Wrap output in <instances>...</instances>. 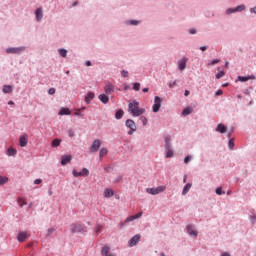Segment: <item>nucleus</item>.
<instances>
[{"label": "nucleus", "mask_w": 256, "mask_h": 256, "mask_svg": "<svg viewBox=\"0 0 256 256\" xmlns=\"http://www.w3.org/2000/svg\"><path fill=\"white\" fill-rule=\"evenodd\" d=\"M128 113H130L132 117H141V115L145 113V109L139 108V102L133 100L128 104Z\"/></svg>", "instance_id": "1"}, {"label": "nucleus", "mask_w": 256, "mask_h": 256, "mask_svg": "<svg viewBox=\"0 0 256 256\" xmlns=\"http://www.w3.org/2000/svg\"><path fill=\"white\" fill-rule=\"evenodd\" d=\"M165 149H166V158L171 159L173 157V150H171V138H165Z\"/></svg>", "instance_id": "2"}, {"label": "nucleus", "mask_w": 256, "mask_h": 256, "mask_svg": "<svg viewBox=\"0 0 256 256\" xmlns=\"http://www.w3.org/2000/svg\"><path fill=\"white\" fill-rule=\"evenodd\" d=\"M167 187L165 186H158L157 188H147L146 193H149V195H159V193H163Z\"/></svg>", "instance_id": "3"}, {"label": "nucleus", "mask_w": 256, "mask_h": 256, "mask_svg": "<svg viewBox=\"0 0 256 256\" xmlns=\"http://www.w3.org/2000/svg\"><path fill=\"white\" fill-rule=\"evenodd\" d=\"M161 97L155 96L154 97V104L152 106L153 113H159V109H161Z\"/></svg>", "instance_id": "4"}, {"label": "nucleus", "mask_w": 256, "mask_h": 256, "mask_svg": "<svg viewBox=\"0 0 256 256\" xmlns=\"http://www.w3.org/2000/svg\"><path fill=\"white\" fill-rule=\"evenodd\" d=\"M71 231L72 233H83V231H85V226L81 224H72Z\"/></svg>", "instance_id": "5"}, {"label": "nucleus", "mask_w": 256, "mask_h": 256, "mask_svg": "<svg viewBox=\"0 0 256 256\" xmlns=\"http://www.w3.org/2000/svg\"><path fill=\"white\" fill-rule=\"evenodd\" d=\"M100 147H101V140L100 139L94 140L92 146L90 147L91 153H97Z\"/></svg>", "instance_id": "6"}, {"label": "nucleus", "mask_w": 256, "mask_h": 256, "mask_svg": "<svg viewBox=\"0 0 256 256\" xmlns=\"http://www.w3.org/2000/svg\"><path fill=\"white\" fill-rule=\"evenodd\" d=\"M141 240V234H136L134 235L130 240H129V247H135L137 243Z\"/></svg>", "instance_id": "7"}, {"label": "nucleus", "mask_w": 256, "mask_h": 256, "mask_svg": "<svg viewBox=\"0 0 256 256\" xmlns=\"http://www.w3.org/2000/svg\"><path fill=\"white\" fill-rule=\"evenodd\" d=\"M22 51H25V47L8 48L6 50V53L19 54V53H22Z\"/></svg>", "instance_id": "8"}, {"label": "nucleus", "mask_w": 256, "mask_h": 256, "mask_svg": "<svg viewBox=\"0 0 256 256\" xmlns=\"http://www.w3.org/2000/svg\"><path fill=\"white\" fill-rule=\"evenodd\" d=\"M28 137L29 136L27 134H24L23 136L20 137V139H19L20 147H27Z\"/></svg>", "instance_id": "9"}, {"label": "nucleus", "mask_w": 256, "mask_h": 256, "mask_svg": "<svg viewBox=\"0 0 256 256\" xmlns=\"http://www.w3.org/2000/svg\"><path fill=\"white\" fill-rule=\"evenodd\" d=\"M126 127H128V129H132V131H137V125L132 119L126 120Z\"/></svg>", "instance_id": "10"}, {"label": "nucleus", "mask_w": 256, "mask_h": 256, "mask_svg": "<svg viewBox=\"0 0 256 256\" xmlns=\"http://www.w3.org/2000/svg\"><path fill=\"white\" fill-rule=\"evenodd\" d=\"M187 67V58H182L179 62H178V69L180 71H185V68Z\"/></svg>", "instance_id": "11"}, {"label": "nucleus", "mask_w": 256, "mask_h": 256, "mask_svg": "<svg viewBox=\"0 0 256 256\" xmlns=\"http://www.w3.org/2000/svg\"><path fill=\"white\" fill-rule=\"evenodd\" d=\"M104 91H105L106 95H111V93H113L115 91V88L113 87V84L108 83L105 85Z\"/></svg>", "instance_id": "12"}, {"label": "nucleus", "mask_w": 256, "mask_h": 256, "mask_svg": "<svg viewBox=\"0 0 256 256\" xmlns=\"http://www.w3.org/2000/svg\"><path fill=\"white\" fill-rule=\"evenodd\" d=\"M143 216V212H140L134 216L127 217L125 223H131V221H135V219H140Z\"/></svg>", "instance_id": "13"}, {"label": "nucleus", "mask_w": 256, "mask_h": 256, "mask_svg": "<svg viewBox=\"0 0 256 256\" xmlns=\"http://www.w3.org/2000/svg\"><path fill=\"white\" fill-rule=\"evenodd\" d=\"M255 80L256 76L255 75H250V76H238V81H241L242 83H245V81H249V80Z\"/></svg>", "instance_id": "14"}, {"label": "nucleus", "mask_w": 256, "mask_h": 256, "mask_svg": "<svg viewBox=\"0 0 256 256\" xmlns=\"http://www.w3.org/2000/svg\"><path fill=\"white\" fill-rule=\"evenodd\" d=\"M110 251H111V248H109V246H104L102 248V255L103 256H115V254L110 253Z\"/></svg>", "instance_id": "15"}, {"label": "nucleus", "mask_w": 256, "mask_h": 256, "mask_svg": "<svg viewBox=\"0 0 256 256\" xmlns=\"http://www.w3.org/2000/svg\"><path fill=\"white\" fill-rule=\"evenodd\" d=\"M93 99H95V93L88 92L87 96L85 97V103H87V105H89V103H91V101H93Z\"/></svg>", "instance_id": "16"}, {"label": "nucleus", "mask_w": 256, "mask_h": 256, "mask_svg": "<svg viewBox=\"0 0 256 256\" xmlns=\"http://www.w3.org/2000/svg\"><path fill=\"white\" fill-rule=\"evenodd\" d=\"M35 16H36L37 21H41V19H43V8H38L35 11Z\"/></svg>", "instance_id": "17"}, {"label": "nucleus", "mask_w": 256, "mask_h": 256, "mask_svg": "<svg viewBox=\"0 0 256 256\" xmlns=\"http://www.w3.org/2000/svg\"><path fill=\"white\" fill-rule=\"evenodd\" d=\"M71 159V155L62 156L61 165H67L68 163H71Z\"/></svg>", "instance_id": "18"}, {"label": "nucleus", "mask_w": 256, "mask_h": 256, "mask_svg": "<svg viewBox=\"0 0 256 256\" xmlns=\"http://www.w3.org/2000/svg\"><path fill=\"white\" fill-rule=\"evenodd\" d=\"M98 99L104 103V105H107V103H109V96L108 95H105V94H100L98 96Z\"/></svg>", "instance_id": "19"}, {"label": "nucleus", "mask_w": 256, "mask_h": 256, "mask_svg": "<svg viewBox=\"0 0 256 256\" xmlns=\"http://www.w3.org/2000/svg\"><path fill=\"white\" fill-rule=\"evenodd\" d=\"M187 232L192 236V237H197V231L193 228V225H188L187 226Z\"/></svg>", "instance_id": "20"}, {"label": "nucleus", "mask_w": 256, "mask_h": 256, "mask_svg": "<svg viewBox=\"0 0 256 256\" xmlns=\"http://www.w3.org/2000/svg\"><path fill=\"white\" fill-rule=\"evenodd\" d=\"M104 197L109 198V197H113V195H115V192L112 189H105L104 193H103Z\"/></svg>", "instance_id": "21"}, {"label": "nucleus", "mask_w": 256, "mask_h": 256, "mask_svg": "<svg viewBox=\"0 0 256 256\" xmlns=\"http://www.w3.org/2000/svg\"><path fill=\"white\" fill-rule=\"evenodd\" d=\"M27 237V232H20L18 234V241H20V243H23L25 239H27Z\"/></svg>", "instance_id": "22"}, {"label": "nucleus", "mask_w": 256, "mask_h": 256, "mask_svg": "<svg viewBox=\"0 0 256 256\" xmlns=\"http://www.w3.org/2000/svg\"><path fill=\"white\" fill-rule=\"evenodd\" d=\"M192 186L193 185L191 183L186 184L182 190V195H187L189 193V191L191 190Z\"/></svg>", "instance_id": "23"}, {"label": "nucleus", "mask_w": 256, "mask_h": 256, "mask_svg": "<svg viewBox=\"0 0 256 256\" xmlns=\"http://www.w3.org/2000/svg\"><path fill=\"white\" fill-rule=\"evenodd\" d=\"M216 131L218 133H225V131H227V128L223 124H218V126L216 128Z\"/></svg>", "instance_id": "24"}, {"label": "nucleus", "mask_w": 256, "mask_h": 256, "mask_svg": "<svg viewBox=\"0 0 256 256\" xmlns=\"http://www.w3.org/2000/svg\"><path fill=\"white\" fill-rule=\"evenodd\" d=\"M58 115H71V111L69 110V108H62Z\"/></svg>", "instance_id": "25"}, {"label": "nucleus", "mask_w": 256, "mask_h": 256, "mask_svg": "<svg viewBox=\"0 0 256 256\" xmlns=\"http://www.w3.org/2000/svg\"><path fill=\"white\" fill-rule=\"evenodd\" d=\"M7 155L9 157H15V155H17V150L14 149V148H9L8 151H7Z\"/></svg>", "instance_id": "26"}, {"label": "nucleus", "mask_w": 256, "mask_h": 256, "mask_svg": "<svg viewBox=\"0 0 256 256\" xmlns=\"http://www.w3.org/2000/svg\"><path fill=\"white\" fill-rule=\"evenodd\" d=\"M123 115H125V112L123 110H118L115 113V119H122Z\"/></svg>", "instance_id": "27"}, {"label": "nucleus", "mask_w": 256, "mask_h": 256, "mask_svg": "<svg viewBox=\"0 0 256 256\" xmlns=\"http://www.w3.org/2000/svg\"><path fill=\"white\" fill-rule=\"evenodd\" d=\"M107 153H109V150L107 148H102L99 152V157L100 159L105 157V155H107Z\"/></svg>", "instance_id": "28"}, {"label": "nucleus", "mask_w": 256, "mask_h": 256, "mask_svg": "<svg viewBox=\"0 0 256 256\" xmlns=\"http://www.w3.org/2000/svg\"><path fill=\"white\" fill-rule=\"evenodd\" d=\"M13 91V87L9 86V85H5L3 87V93H11Z\"/></svg>", "instance_id": "29"}, {"label": "nucleus", "mask_w": 256, "mask_h": 256, "mask_svg": "<svg viewBox=\"0 0 256 256\" xmlns=\"http://www.w3.org/2000/svg\"><path fill=\"white\" fill-rule=\"evenodd\" d=\"M59 145H61V140L56 138L52 141V147H59Z\"/></svg>", "instance_id": "30"}, {"label": "nucleus", "mask_w": 256, "mask_h": 256, "mask_svg": "<svg viewBox=\"0 0 256 256\" xmlns=\"http://www.w3.org/2000/svg\"><path fill=\"white\" fill-rule=\"evenodd\" d=\"M7 181H9V178H7L5 176H0V185H5V183H7Z\"/></svg>", "instance_id": "31"}, {"label": "nucleus", "mask_w": 256, "mask_h": 256, "mask_svg": "<svg viewBox=\"0 0 256 256\" xmlns=\"http://www.w3.org/2000/svg\"><path fill=\"white\" fill-rule=\"evenodd\" d=\"M18 204H19V207H23V205H27V202H25V199L23 198H18Z\"/></svg>", "instance_id": "32"}, {"label": "nucleus", "mask_w": 256, "mask_h": 256, "mask_svg": "<svg viewBox=\"0 0 256 256\" xmlns=\"http://www.w3.org/2000/svg\"><path fill=\"white\" fill-rule=\"evenodd\" d=\"M182 115H184V117H187V115H191V108H185L182 112Z\"/></svg>", "instance_id": "33"}, {"label": "nucleus", "mask_w": 256, "mask_h": 256, "mask_svg": "<svg viewBox=\"0 0 256 256\" xmlns=\"http://www.w3.org/2000/svg\"><path fill=\"white\" fill-rule=\"evenodd\" d=\"M134 91H139L141 89V83L136 82L133 84Z\"/></svg>", "instance_id": "34"}, {"label": "nucleus", "mask_w": 256, "mask_h": 256, "mask_svg": "<svg viewBox=\"0 0 256 256\" xmlns=\"http://www.w3.org/2000/svg\"><path fill=\"white\" fill-rule=\"evenodd\" d=\"M216 194L217 195H225V191H223V188L222 187H218L216 189Z\"/></svg>", "instance_id": "35"}, {"label": "nucleus", "mask_w": 256, "mask_h": 256, "mask_svg": "<svg viewBox=\"0 0 256 256\" xmlns=\"http://www.w3.org/2000/svg\"><path fill=\"white\" fill-rule=\"evenodd\" d=\"M59 55H61V57H67V50L66 49H60L59 50Z\"/></svg>", "instance_id": "36"}, {"label": "nucleus", "mask_w": 256, "mask_h": 256, "mask_svg": "<svg viewBox=\"0 0 256 256\" xmlns=\"http://www.w3.org/2000/svg\"><path fill=\"white\" fill-rule=\"evenodd\" d=\"M82 175H83V177H89V169L83 168L82 169Z\"/></svg>", "instance_id": "37"}, {"label": "nucleus", "mask_w": 256, "mask_h": 256, "mask_svg": "<svg viewBox=\"0 0 256 256\" xmlns=\"http://www.w3.org/2000/svg\"><path fill=\"white\" fill-rule=\"evenodd\" d=\"M74 177H83V172H77V170H73Z\"/></svg>", "instance_id": "38"}, {"label": "nucleus", "mask_w": 256, "mask_h": 256, "mask_svg": "<svg viewBox=\"0 0 256 256\" xmlns=\"http://www.w3.org/2000/svg\"><path fill=\"white\" fill-rule=\"evenodd\" d=\"M241 11H245V5H239L236 7V13Z\"/></svg>", "instance_id": "39"}, {"label": "nucleus", "mask_w": 256, "mask_h": 256, "mask_svg": "<svg viewBox=\"0 0 256 256\" xmlns=\"http://www.w3.org/2000/svg\"><path fill=\"white\" fill-rule=\"evenodd\" d=\"M227 15H231V13H237V10L236 8H229L227 11H226Z\"/></svg>", "instance_id": "40"}, {"label": "nucleus", "mask_w": 256, "mask_h": 256, "mask_svg": "<svg viewBox=\"0 0 256 256\" xmlns=\"http://www.w3.org/2000/svg\"><path fill=\"white\" fill-rule=\"evenodd\" d=\"M221 77H225V72L221 71L216 74V79H221Z\"/></svg>", "instance_id": "41"}, {"label": "nucleus", "mask_w": 256, "mask_h": 256, "mask_svg": "<svg viewBox=\"0 0 256 256\" xmlns=\"http://www.w3.org/2000/svg\"><path fill=\"white\" fill-rule=\"evenodd\" d=\"M228 145H229L230 149H233V147H235V141L233 139H230L228 142Z\"/></svg>", "instance_id": "42"}, {"label": "nucleus", "mask_w": 256, "mask_h": 256, "mask_svg": "<svg viewBox=\"0 0 256 256\" xmlns=\"http://www.w3.org/2000/svg\"><path fill=\"white\" fill-rule=\"evenodd\" d=\"M140 121L143 123V125H147V117L141 116Z\"/></svg>", "instance_id": "43"}, {"label": "nucleus", "mask_w": 256, "mask_h": 256, "mask_svg": "<svg viewBox=\"0 0 256 256\" xmlns=\"http://www.w3.org/2000/svg\"><path fill=\"white\" fill-rule=\"evenodd\" d=\"M121 75H122V77H129V72L122 70Z\"/></svg>", "instance_id": "44"}, {"label": "nucleus", "mask_w": 256, "mask_h": 256, "mask_svg": "<svg viewBox=\"0 0 256 256\" xmlns=\"http://www.w3.org/2000/svg\"><path fill=\"white\" fill-rule=\"evenodd\" d=\"M55 88H50L49 90H48V93H49V95H55Z\"/></svg>", "instance_id": "45"}, {"label": "nucleus", "mask_w": 256, "mask_h": 256, "mask_svg": "<svg viewBox=\"0 0 256 256\" xmlns=\"http://www.w3.org/2000/svg\"><path fill=\"white\" fill-rule=\"evenodd\" d=\"M41 183H43V180H41V179H36V180L34 181V184H35V185H41Z\"/></svg>", "instance_id": "46"}, {"label": "nucleus", "mask_w": 256, "mask_h": 256, "mask_svg": "<svg viewBox=\"0 0 256 256\" xmlns=\"http://www.w3.org/2000/svg\"><path fill=\"white\" fill-rule=\"evenodd\" d=\"M189 161H191V156H186L185 158H184V163H189Z\"/></svg>", "instance_id": "47"}, {"label": "nucleus", "mask_w": 256, "mask_h": 256, "mask_svg": "<svg viewBox=\"0 0 256 256\" xmlns=\"http://www.w3.org/2000/svg\"><path fill=\"white\" fill-rule=\"evenodd\" d=\"M101 229H103V226L98 225V226H96L95 232L99 233V231H101Z\"/></svg>", "instance_id": "48"}, {"label": "nucleus", "mask_w": 256, "mask_h": 256, "mask_svg": "<svg viewBox=\"0 0 256 256\" xmlns=\"http://www.w3.org/2000/svg\"><path fill=\"white\" fill-rule=\"evenodd\" d=\"M68 135L69 137H75V132H73V130H69Z\"/></svg>", "instance_id": "49"}, {"label": "nucleus", "mask_w": 256, "mask_h": 256, "mask_svg": "<svg viewBox=\"0 0 256 256\" xmlns=\"http://www.w3.org/2000/svg\"><path fill=\"white\" fill-rule=\"evenodd\" d=\"M130 25H139V21L132 20V21H130Z\"/></svg>", "instance_id": "50"}, {"label": "nucleus", "mask_w": 256, "mask_h": 256, "mask_svg": "<svg viewBox=\"0 0 256 256\" xmlns=\"http://www.w3.org/2000/svg\"><path fill=\"white\" fill-rule=\"evenodd\" d=\"M123 181V177H118V179L114 180V183H121Z\"/></svg>", "instance_id": "51"}, {"label": "nucleus", "mask_w": 256, "mask_h": 256, "mask_svg": "<svg viewBox=\"0 0 256 256\" xmlns=\"http://www.w3.org/2000/svg\"><path fill=\"white\" fill-rule=\"evenodd\" d=\"M219 59H214L210 65H217V63H219Z\"/></svg>", "instance_id": "52"}, {"label": "nucleus", "mask_w": 256, "mask_h": 256, "mask_svg": "<svg viewBox=\"0 0 256 256\" xmlns=\"http://www.w3.org/2000/svg\"><path fill=\"white\" fill-rule=\"evenodd\" d=\"M189 33L191 34V35H195V33H197V30H195V29H190L189 30Z\"/></svg>", "instance_id": "53"}, {"label": "nucleus", "mask_w": 256, "mask_h": 256, "mask_svg": "<svg viewBox=\"0 0 256 256\" xmlns=\"http://www.w3.org/2000/svg\"><path fill=\"white\" fill-rule=\"evenodd\" d=\"M215 95H217V96L223 95V90H218V91H216Z\"/></svg>", "instance_id": "54"}, {"label": "nucleus", "mask_w": 256, "mask_h": 256, "mask_svg": "<svg viewBox=\"0 0 256 256\" xmlns=\"http://www.w3.org/2000/svg\"><path fill=\"white\" fill-rule=\"evenodd\" d=\"M200 51H207V46H201Z\"/></svg>", "instance_id": "55"}, {"label": "nucleus", "mask_w": 256, "mask_h": 256, "mask_svg": "<svg viewBox=\"0 0 256 256\" xmlns=\"http://www.w3.org/2000/svg\"><path fill=\"white\" fill-rule=\"evenodd\" d=\"M133 133H135V130L130 129V131H128V135H133Z\"/></svg>", "instance_id": "56"}, {"label": "nucleus", "mask_w": 256, "mask_h": 256, "mask_svg": "<svg viewBox=\"0 0 256 256\" xmlns=\"http://www.w3.org/2000/svg\"><path fill=\"white\" fill-rule=\"evenodd\" d=\"M143 93H149V88L142 89Z\"/></svg>", "instance_id": "57"}, {"label": "nucleus", "mask_w": 256, "mask_h": 256, "mask_svg": "<svg viewBox=\"0 0 256 256\" xmlns=\"http://www.w3.org/2000/svg\"><path fill=\"white\" fill-rule=\"evenodd\" d=\"M189 93H190L189 90H186L184 93L185 97H189Z\"/></svg>", "instance_id": "58"}, {"label": "nucleus", "mask_w": 256, "mask_h": 256, "mask_svg": "<svg viewBox=\"0 0 256 256\" xmlns=\"http://www.w3.org/2000/svg\"><path fill=\"white\" fill-rule=\"evenodd\" d=\"M251 220H252V223H255V221H256V216H252V217H251Z\"/></svg>", "instance_id": "59"}, {"label": "nucleus", "mask_w": 256, "mask_h": 256, "mask_svg": "<svg viewBox=\"0 0 256 256\" xmlns=\"http://www.w3.org/2000/svg\"><path fill=\"white\" fill-rule=\"evenodd\" d=\"M86 66H87V67H91V61H87V62H86Z\"/></svg>", "instance_id": "60"}, {"label": "nucleus", "mask_w": 256, "mask_h": 256, "mask_svg": "<svg viewBox=\"0 0 256 256\" xmlns=\"http://www.w3.org/2000/svg\"><path fill=\"white\" fill-rule=\"evenodd\" d=\"M221 256H231V255L227 252H224Z\"/></svg>", "instance_id": "61"}, {"label": "nucleus", "mask_w": 256, "mask_h": 256, "mask_svg": "<svg viewBox=\"0 0 256 256\" xmlns=\"http://www.w3.org/2000/svg\"><path fill=\"white\" fill-rule=\"evenodd\" d=\"M251 13H256V7L251 8Z\"/></svg>", "instance_id": "62"}, {"label": "nucleus", "mask_w": 256, "mask_h": 256, "mask_svg": "<svg viewBox=\"0 0 256 256\" xmlns=\"http://www.w3.org/2000/svg\"><path fill=\"white\" fill-rule=\"evenodd\" d=\"M173 85H177V81H174L173 84H170L169 87H173Z\"/></svg>", "instance_id": "63"}, {"label": "nucleus", "mask_w": 256, "mask_h": 256, "mask_svg": "<svg viewBox=\"0 0 256 256\" xmlns=\"http://www.w3.org/2000/svg\"><path fill=\"white\" fill-rule=\"evenodd\" d=\"M8 105H15V102L9 101V102H8Z\"/></svg>", "instance_id": "64"}]
</instances>
